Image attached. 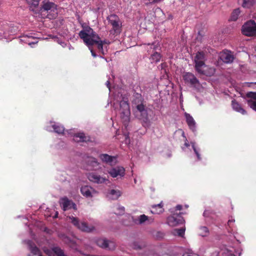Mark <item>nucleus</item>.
I'll return each mask as SVG.
<instances>
[{
  "label": "nucleus",
  "mask_w": 256,
  "mask_h": 256,
  "mask_svg": "<svg viewBox=\"0 0 256 256\" xmlns=\"http://www.w3.org/2000/svg\"><path fill=\"white\" fill-rule=\"evenodd\" d=\"M132 102V104L135 106L134 114L136 117L142 120L143 126H150V122L149 118V112H151V110L146 106V102L142 94L138 92L134 93Z\"/></svg>",
  "instance_id": "f257e3e1"
},
{
  "label": "nucleus",
  "mask_w": 256,
  "mask_h": 256,
  "mask_svg": "<svg viewBox=\"0 0 256 256\" xmlns=\"http://www.w3.org/2000/svg\"><path fill=\"white\" fill-rule=\"evenodd\" d=\"M40 8L42 12H46L49 13L47 14V17L50 19H54L57 16L58 6L49 0H43L42 2Z\"/></svg>",
  "instance_id": "f03ea898"
},
{
  "label": "nucleus",
  "mask_w": 256,
  "mask_h": 256,
  "mask_svg": "<svg viewBox=\"0 0 256 256\" xmlns=\"http://www.w3.org/2000/svg\"><path fill=\"white\" fill-rule=\"evenodd\" d=\"M120 113L121 120L126 128L130 122V105L128 100H122L120 103Z\"/></svg>",
  "instance_id": "7ed1b4c3"
},
{
  "label": "nucleus",
  "mask_w": 256,
  "mask_h": 256,
  "mask_svg": "<svg viewBox=\"0 0 256 256\" xmlns=\"http://www.w3.org/2000/svg\"><path fill=\"white\" fill-rule=\"evenodd\" d=\"M205 54L203 52H198L194 57L195 69L200 74H204L202 67L205 66Z\"/></svg>",
  "instance_id": "20e7f679"
},
{
  "label": "nucleus",
  "mask_w": 256,
  "mask_h": 256,
  "mask_svg": "<svg viewBox=\"0 0 256 256\" xmlns=\"http://www.w3.org/2000/svg\"><path fill=\"white\" fill-rule=\"evenodd\" d=\"M70 218L71 220V222L82 232H90L94 230V227L92 225H88L84 222H80L78 218L72 216L70 217Z\"/></svg>",
  "instance_id": "39448f33"
},
{
  "label": "nucleus",
  "mask_w": 256,
  "mask_h": 256,
  "mask_svg": "<svg viewBox=\"0 0 256 256\" xmlns=\"http://www.w3.org/2000/svg\"><path fill=\"white\" fill-rule=\"evenodd\" d=\"M242 33L243 34L252 36L256 35V24L254 20H249L242 27Z\"/></svg>",
  "instance_id": "423d86ee"
},
{
  "label": "nucleus",
  "mask_w": 256,
  "mask_h": 256,
  "mask_svg": "<svg viewBox=\"0 0 256 256\" xmlns=\"http://www.w3.org/2000/svg\"><path fill=\"white\" fill-rule=\"evenodd\" d=\"M108 22L112 26V30L114 33L120 34L121 30V26L120 18L116 14H111L108 17Z\"/></svg>",
  "instance_id": "0eeeda50"
},
{
  "label": "nucleus",
  "mask_w": 256,
  "mask_h": 256,
  "mask_svg": "<svg viewBox=\"0 0 256 256\" xmlns=\"http://www.w3.org/2000/svg\"><path fill=\"white\" fill-rule=\"evenodd\" d=\"M185 84H190L191 86L196 87L200 84V82L195 76L189 72H184L182 76Z\"/></svg>",
  "instance_id": "6e6552de"
},
{
  "label": "nucleus",
  "mask_w": 256,
  "mask_h": 256,
  "mask_svg": "<svg viewBox=\"0 0 256 256\" xmlns=\"http://www.w3.org/2000/svg\"><path fill=\"white\" fill-rule=\"evenodd\" d=\"M182 213L179 214H174L168 216L167 218V223L171 226H175L178 224L184 223V220L181 216Z\"/></svg>",
  "instance_id": "1a4fd4ad"
},
{
  "label": "nucleus",
  "mask_w": 256,
  "mask_h": 256,
  "mask_svg": "<svg viewBox=\"0 0 256 256\" xmlns=\"http://www.w3.org/2000/svg\"><path fill=\"white\" fill-rule=\"evenodd\" d=\"M96 243L98 246L106 250H114L116 247L114 242L105 238H98L96 240Z\"/></svg>",
  "instance_id": "9d476101"
},
{
  "label": "nucleus",
  "mask_w": 256,
  "mask_h": 256,
  "mask_svg": "<svg viewBox=\"0 0 256 256\" xmlns=\"http://www.w3.org/2000/svg\"><path fill=\"white\" fill-rule=\"evenodd\" d=\"M108 174L113 178H121L125 174V169L122 166H116L110 169Z\"/></svg>",
  "instance_id": "9b49d317"
},
{
  "label": "nucleus",
  "mask_w": 256,
  "mask_h": 256,
  "mask_svg": "<svg viewBox=\"0 0 256 256\" xmlns=\"http://www.w3.org/2000/svg\"><path fill=\"white\" fill-rule=\"evenodd\" d=\"M220 60L224 63H231L234 60V56L230 50H224L220 54Z\"/></svg>",
  "instance_id": "f8f14e48"
},
{
  "label": "nucleus",
  "mask_w": 256,
  "mask_h": 256,
  "mask_svg": "<svg viewBox=\"0 0 256 256\" xmlns=\"http://www.w3.org/2000/svg\"><path fill=\"white\" fill-rule=\"evenodd\" d=\"M88 178L90 181L96 184H102L106 181H108V180L106 178H102L94 172L89 174Z\"/></svg>",
  "instance_id": "ddd939ff"
},
{
  "label": "nucleus",
  "mask_w": 256,
  "mask_h": 256,
  "mask_svg": "<svg viewBox=\"0 0 256 256\" xmlns=\"http://www.w3.org/2000/svg\"><path fill=\"white\" fill-rule=\"evenodd\" d=\"M184 116L186 119V122L189 128L193 132H196V122L192 116H190V114L186 112L184 114Z\"/></svg>",
  "instance_id": "4468645a"
},
{
  "label": "nucleus",
  "mask_w": 256,
  "mask_h": 256,
  "mask_svg": "<svg viewBox=\"0 0 256 256\" xmlns=\"http://www.w3.org/2000/svg\"><path fill=\"white\" fill-rule=\"evenodd\" d=\"M79 36L88 46H90V45L92 44V42H94L93 40V38H90V36H89V33L86 30H81L79 33Z\"/></svg>",
  "instance_id": "2eb2a0df"
},
{
  "label": "nucleus",
  "mask_w": 256,
  "mask_h": 256,
  "mask_svg": "<svg viewBox=\"0 0 256 256\" xmlns=\"http://www.w3.org/2000/svg\"><path fill=\"white\" fill-rule=\"evenodd\" d=\"M45 252L49 256H66L62 250L58 247H54L52 250H46Z\"/></svg>",
  "instance_id": "dca6fc26"
},
{
  "label": "nucleus",
  "mask_w": 256,
  "mask_h": 256,
  "mask_svg": "<svg viewBox=\"0 0 256 256\" xmlns=\"http://www.w3.org/2000/svg\"><path fill=\"white\" fill-rule=\"evenodd\" d=\"M74 140L77 142H92L89 136H86L84 133L76 134L74 136Z\"/></svg>",
  "instance_id": "f3484780"
},
{
  "label": "nucleus",
  "mask_w": 256,
  "mask_h": 256,
  "mask_svg": "<svg viewBox=\"0 0 256 256\" xmlns=\"http://www.w3.org/2000/svg\"><path fill=\"white\" fill-rule=\"evenodd\" d=\"M80 192L86 198H92V192H94V190L90 186H82Z\"/></svg>",
  "instance_id": "a211bd4d"
},
{
  "label": "nucleus",
  "mask_w": 256,
  "mask_h": 256,
  "mask_svg": "<svg viewBox=\"0 0 256 256\" xmlns=\"http://www.w3.org/2000/svg\"><path fill=\"white\" fill-rule=\"evenodd\" d=\"M164 204L162 202L158 204H154L152 206V210L150 212L153 214H160L164 212V208H163Z\"/></svg>",
  "instance_id": "6ab92c4d"
},
{
  "label": "nucleus",
  "mask_w": 256,
  "mask_h": 256,
  "mask_svg": "<svg viewBox=\"0 0 256 256\" xmlns=\"http://www.w3.org/2000/svg\"><path fill=\"white\" fill-rule=\"evenodd\" d=\"M96 39L93 38V40L94 42H92V44L90 45V46L96 44L97 46V48L98 50L101 52V54L102 55H104L105 53L103 49V44L102 43V40H100V38L98 36H96Z\"/></svg>",
  "instance_id": "aec40b11"
},
{
  "label": "nucleus",
  "mask_w": 256,
  "mask_h": 256,
  "mask_svg": "<svg viewBox=\"0 0 256 256\" xmlns=\"http://www.w3.org/2000/svg\"><path fill=\"white\" fill-rule=\"evenodd\" d=\"M146 220L150 221V222H152L154 221V218H152L151 217H148L145 214H142L138 218V219L134 220V222L136 224H142Z\"/></svg>",
  "instance_id": "412c9836"
},
{
  "label": "nucleus",
  "mask_w": 256,
  "mask_h": 256,
  "mask_svg": "<svg viewBox=\"0 0 256 256\" xmlns=\"http://www.w3.org/2000/svg\"><path fill=\"white\" fill-rule=\"evenodd\" d=\"M232 105L233 109L238 112L241 113L242 114H246V112L241 106L240 104L238 103L235 100H232Z\"/></svg>",
  "instance_id": "4be33fe9"
},
{
  "label": "nucleus",
  "mask_w": 256,
  "mask_h": 256,
  "mask_svg": "<svg viewBox=\"0 0 256 256\" xmlns=\"http://www.w3.org/2000/svg\"><path fill=\"white\" fill-rule=\"evenodd\" d=\"M61 204L63 210H66L72 208L71 205L72 204V202L68 200L67 198H64L62 199Z\"/></svg>",
  "instance_id": "5701e85b"
},
{
  "label": "nucleus",
  "mask_w": 256,
  "mask_h": 256,
  "mask_svg": "<svg viewBox=\"0 0 256 256\" xmlns=\"http://www.w3.org/2000/svg\"><path fill=\"white\" fill-rule=\"evenodd\" d=\"M88 166L86 169L88 170H97L99 168L98 161H87Z\"/></svg>",
  "instance_id": "b1692460"
},
{
  "label": "nucleus",
  "mask_w": 256,
  "mask_h": 256,
  "mask_svg": "<svg viewBox=\"0 0 256 256\" xmlns=\"http://www.w3.org/2000/svg\"><path fill=\"white\" fill-rule=\"evenodd\" d=\"M240 13V8L234 9L231 14L229 21H236Z\"/></svg>",
  "instance_id": "393cba45"
},
{
  "label": "nucleus",
  "mask_w": 256,
  "mask_h": 256,
  "mask_svg": "<svg viewBox=\"0 0 256 256\" xmlns=\"http://www.w3.org/2000/svg\"><path fill=\"white\" fill-rule=\"evenodd\" d=\"M30 250L31 252V254L30 256H34L39 254H42L39 248L36 247L34 244H30Z\"/></svg>",
  "instance_id": "a878e982"
},
{
  "label": "nucleus",
  "mask_w": 256,
  "mask_h": 256,
  "mask_svg": "<svg viewBox=\"0 0 256 256\" xmlns=\"http://www.w3.org/2000/svg\"><path fill=\"white\" fill-rule=\"evenodd\" d=\"M161 57V55L160 53H158V52H155L150 56V62L152 63L158 62L160 60Z\"/></svg>",
  "instance_id": "bb28decb"
},
{
  "label": "nucleus",
  "mask_w": 256,
  "mask_h": 256,
  "mask_svg": "<svg viewBox=\"0 0 256 256\" xmlns=\"http://www.w3.org/2000/svg\"><path fill=\"white\" fill-rule=\"evenodd\" d=\"M52 128L54 131L58 134H63L64 130V126L58 124H53Z\"/></svg>",
  "instance_id": "cd10ccee"
},
{
  "label": "nucleus",
  "mask_w": 256,
  "mask_h": 256,
  "mask_svg": "<svg viewBox=\"0 0 256 256\" xmlns=\"http://www.w3.org/2000/svg\"><path fill=\"white\" fill-rule=\"evenodd\" d=\"M199 234L202 236H206L209 234V230L206 226H201L199 228Z\"/></svg>",
  "instance_id": "c85d7f7f"
},
{
  "label": "nucleus",
  "mask_w": 256,
  "mask_h": 256,
  "mask_svg": "<svg viewBox=\"0 0 256 256\" xmlns=\"http://www.w3.org/2000/svg\"><path fill=\"white\" fill-rule=\"evenodd\" d=\"M204 216L206 217H210L212 219H215L216 217L215 212L210 210H206L204 212Z\"/></svg>",
  "instance_id": "c756f323"
},
{
  "label": "nucleus",
  "mask_w": 256,
  "mask_h": 256,
  "mask_svg": "<svg viewBox=\"0 0 256 256\" xmlns=\"http://www.w3.org/2000/svg\"><path fill=\"white\" fill-rule=\"evenodd\" d=\"M254 3V0H244L242 6L244 8H250Z\"/></svg>",
  "instance_id": "7c9ffc66"
},
{
  "label": "nucleus",
  "mask_w": 256,
  "mask_h": 256,
  "mask_svg": "<svg viewBox=\"0 0 256 256\" xmlns=\"http://www.w3.org/2000/svg\"><path fill=\"white\" fill-rule=\"evenodd\" d=\"M99 158L100 160H113L114 158H116V157L112 156L107 154H102L100 156Z\"/></svg>",
  "instance_id": "2f4dec72"
},
{
  "label": "nucleus",
  "mask_w": 256,
  "mask_h": 256,
  "mask_svg": "<svg viewBox=\"0 0 256 256\" xmlns=\"http://www.w3.org/2000/svg\"><path fill=\"white\" fill-rule=\"evenodd\" d=\"M110 194L113 196L114 198H118L120 195L121 192L119 190H112Z\"/></svg>",
  "instance_id": "473e14b6"
},
{
  "label": "nucleus",
  "mask_w": 256,
  "mask_h": 256,
  "mask_svg": "<svg viewBox=\"0 0 256 256\" xmlns=\"http://www.w3.org/2000/svg\"><path fill=\"white\" fill-rule=\"evenodd\" d=\"M184 232H185L184 228L175 229L174 230V234H176L182 237L184 234Z\"/></svg>",
  "instance_id": "72a5a7b5"
},
{
  "label": "nucleus",
  "mask_w": 256,
  "mask_h": 256,
  "mask_svg": "<svg viewBox=\"0 0 256 256\" xmlns=\"http://www.w3.org/2000/svg\"><path fill=\"white\" fill-rule=\"evenodd\" d=\"M86 30L89 33V36H90V38L96 39V36H98L96 32L93 31V30L90 28H88V29H86Z\"/></svg>",
  "instance_id": "f704fd0d"
},
{
  "label": "nucleus",
  "mask_w": 256,
  "mask_h": 256,
  "mask_svg": "<svg viewBox=\"0 0 256 256\" xmlns=\"http://www.w3.org/2000/svg\"><path fill=\"white\" fill-rule=\"evenodd\" d=\"M30 4L34 6V7L37 6L39 4L38 0H26Z\"/></svg>",
  "instance_id": "c9c22d12"
},
{
  "label": "nucleus",
  "mask_w": 256,
  "mask_h": 256,
  "mask_svg": "<svg viewBox=\"0 0 256 256\" xmlns=\"http://www.w3.org/2000/svg\"><path fill=\"white\" fill-rule=\"evenodd\" d=\"M248 104L252 108L256 111V102L248 100Z\"/></svg>",
  "instance_id": "e433bc0d"
},
{
  "label": "nucleus",
  "mask_w": 256,
  "mask_h": 256,
  "mask_svg": "<svg viewBox=\"0 0 256 256\" xmlns=\"http://www.w3.org/2000/svg\"><path fill=\"white\" fill-rule=\"evenodd\" d=\"M246 96L248 98H251L256 100V92H250L247 94Z\"/></svg>",
  "instance_id": "4c0bfd02"
},
{
  "label": "nucleus",
  "mask_w": 256,
  "mask_h": 256,
  "mask_svg": "<svg viewBox=\"0 0 256 256\" xmlns=\"http://www.w3.org/2000/svg\"><path fill=\"white\" fill-rule=\"evenodd\" d=\"M192 148H193V149H194V150L195 152V154H196V156H197V158L198 159V160H200L201 158L200 156V154L198 153V150L194 146H192Z\"/></svg>",
  "instance_id": "58836bf2"
},
{
  "label": "nucleus",
  "mask_w": 256,
  "mask_h": 256,
  "mask_svg": "<svg viewBox=\"0 0 256 256\" xmlns=\"http://www.w3.org/2000/svg\"><path fill=\"white\" fill-rule=\"evenodd\" d=\"M133 247L135 249H141L142 246L138 244V243L137 242H134L133 243Z\"/></svg>",
  "instance_id": "ea45409f"
},
{
  "label": "nucleus",
  "mask_w": 256,
  "mask_h": 256,
  "mask_svg": "<svg viewBox=\"0 0 256 256\" xmlns=\"http://www.w3.org/2000/svg\"><path fill=\"white\" fill-rule=\"evenodd\" d=\"M234 220H229L228 222V226L230 228H232L233 226V224L234 222Z\"/></svg>",
  "instance_id": "a19ab883"
},
{
  "label": "nucleus",
  "mask_w": 256,
  "mask_h": 256,
  "mask_svg": "<svg viewBox=\"0 0 256 256\" xmlns=\"http://www.w3.org/2000/svg\"><path fill=\"white\" fill-rule=\"evenodd\" d=\"M120 212L119 214H123L124 212V207H121L119 208Z\"/></svg>",
  "instance_id": "79ce46f5"
},
{
  "label": "nucleus",
  "mask_w": 256,
  "mask_h": 256,
  "mask_svg": "<svg viewBox=\"0 0 256 256\" xmlns=\"http://www.w3.org/2000/svg\"><path fill=\"white\" fill-rule=\"evenodd\" d=\"M182 209V205H177L176 207V210H181Z\"/></svg>",
  "instance_id": "37998d69"
},
{
  "label": "nucleus",
  "mask_w": 256,
  "mask_h": 256,
  "mask_svg": "<svg viewBox=\"0 0 256 256\" xmlns=\"http://www.w3.org/2000/svg\"><path fill=\"white\" fill-rule=\"evenodd\" d=\"M102 43L103 45L104 44H109L110 42L108 40H102Z\"/></svg>",
  "instance_id": "c03bdc74"
},
{
  "label": "nucleus",
  "mask_w": 256,
  "mask_h": 256,
  "mask_svg": "<svg viewBox=\"0 0 256 256\" xmlns=\"http://www.w3.org/2000/svg\"><path fill=\"white\" fill-rule=\"evenodd\" d=\"M90 52H91L92 55L94 58H96V52L92 49H90Z\"/></svg>",
  "instance_id": "a18cd8bd"
},
{
  "label": "nucleus",
  "mask_w": 256,
  "mask_h": 256,
  "mask_svg": "<svg viewBox=\"0 0 256 256\" xmlns=\"http://www.w3.org/2000/svg\"><path fill=\"white\" fill-rule=\"evenodd\" d=\"M125 138H126V142H130V138L128 136V135L126 134L125 135Z\"/></svg>",
  "instance_id": "49530a36"
},
{
  "label": "nucleus",
  "mask_w": 256,
  "mask_h": 256,
  "mask_svg": "<svg viewBox=\"0 0 256 256\" xmlns=\"http://www.w3.org/2000/svg\"><path fill=\"white\" fill-rule=\"evenodd\" d=\"M84 158H92V160H96V158H92V157H90L88 155H86L84 157Z\"/></svg>",
  "instance_id": "de8ad7c7"
},
{
  "label": "nucleus",
  "mask_w": 256,
  "mask_h": 256,
  "mask_svg": "<svg viewBox=\"0 0 256 256\" xmlns=\"http://www.w3.org/2000/svg\"><path fill=\"white\" fill-rule=\"evenodd\" d=\"M72 208H73L74 210L76 209V206L75 204L72 202V204L71 205Z\"/></svg>",
  "instance_id": "09e8293b"
},
{
  "label": "nucleus",
  "mask_w": 256,
  "mask_h": 256,
  "mask_svg": "<svg viewBox=\"0 0 256 256\" xmlns=\"http://www.w3.org/2000/svg\"><path fill=\"white\" fill-rule=\"evenodd\" d=\"M186 142H185L184 144H185V146H186V147H188V146H190V145H189V144H188V142H187V141H188V140H186Z\"/></svg>",
  "instance_id": "8fccbe9b"
},
{
  "label": "nucleus",
  "mask_w": 256,
  "mask_h": 256,
  "mask_svg": "<svg viewBox=\"0 0 256 256\" xmlns=\"http://www.w3.org/2000/svg\"><path fill=\"white\" fill-rule=\"evenodd\" d=\"M38 42H29L28 43V44L31 46L32 44H36Z\"/></svg>",
  "instance_id": "3c124183"
},
{
  "label": "nucleus",
  "mask_w": 256,
  "mask_h": 256,
  "mask_svg": "<svg viewBox=\"0 0 256 256\" xmlns=\"http://www.w3.org/2000/svg\"><path fill=\"white\" fill-rule=\"evenodd\" d=\"M107 82V84H108V86L110 84V82H108V81H107V82Z\"/></svg>",
  "instance_id": "603ef678"
},
{
  "label": "nucleus",
  "mask_w": 256,
  "mask_h": 256,
  "mask_svg": "<svg viewBox=\"0 0 256 256\" xmlns=\"http://www.w3.org/2000/svg\"><path fill=\"white\" fill-rule=\"evenodd\" d=\"M106 162H112V161L111 160H110V161H105Z\"/></svg>",
  "instance_id": "864d4df0"
},
{
  "label": "nucleus",
  "mask_w": 256,
  "mask_h": 256,
  "mask_svg": "<svg viewBox=\"0 0 256 256\" xmlns=\"http://www.w3.org/2000/svg\"><path fill=\"white\" fill-rule=\"evenodd\" d=\"M182 256H185L184 255H183ZM186 256H190V255H187Z\"/></svg>",
  "instance_id": "5fc2aeb1"
},
{
  "label": "nucleus",
  "mask_w": 256,
  "mask_h": 256,
  "mask_svg": "<svg viewBox=\"0 0 256 256\" xmlns=\"http://www.w3.org/2000/svg\"><path fill=\"white\" fill-rule=\"evenodd\" d=\"M254 50H255V51L256 52V47L254 48Z\"/></svg>",
  "instance_id": "6e6d98bb"
},
{
  "label": "nucleus",
  "mask_w": 256,
  "mask_h": 256,
  "mask_svg": "<svg viewBox=\"0 0 256 256\" xmlns=\"http://www.w3.org/2000/svg\"><path fill=\"white\" fill-rule=\"evenodd\" d=\"M182 136H184V132L182 133Z\"/></svg>",
  "instance_id": "4d7b16f0"
}]
</instances>
